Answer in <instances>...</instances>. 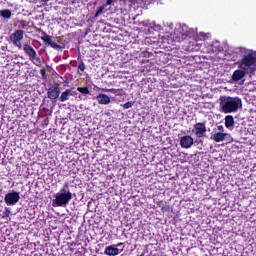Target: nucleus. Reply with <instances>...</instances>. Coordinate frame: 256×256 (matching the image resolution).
Listing matches in <instances>:
<instances>
[{
  "mask_svg": "<svg viewBox=\"0 0 256 256\" xmlns=\"http://www.w3.org/2000/svg\"><path fill=\"white\" fill-rule=\"evenodd\" d=\"M243 107V102L239 97H220V109L222 113H237Z\"/></svg>",
  "mask_w": 256,
  "mask_h": 256,
  "instance_id": "f257e3e1",
  "label": "nucleus"
},
{
  "mask_svg": "<svg viewBox=\"0 0 256 256\" xmlns=\"http://www.w3.org/2000/svg\"><path fill=\"white\" fill-rule=\"evenodd\" d=\"M73 199V193L69 189V184L66 182L63 187L54 195L52 207H67Z\"/></svg>",
  "mask_w": 256,
  "mask_h": 256,
  "instance_id": "f03ea898",
  "label": "nucleus"
},
{
  "mask_svg": "<svg viewBox=\"0 0 256 256\" xmlns=\"http://www.w3.org/2000/svg\"><path fill=\"white\" fill-rule=\"evenodd\" d=\"M256 63V53L252 52L251 50L248 51V53L242 58L240 69H243L244 71H253Z\"/></svg>",
  "mask_w": 256,
  "mask_h": 256,
  "instance_id": "7ed1b4c3",
  "label": "nucleus"
},
{
  "mask_svg": "<svg viewBox=\"0 0 256 256\" xmlns=\"http://www.w3.org/2000/svg\"><path fill=\"white\" fill-rule=\"evenodd\" d=\"M19 199H21L20 193L15 190H11L5 195L4 202L8 206H13L19 203Z\"/></svg>",
  "mask_w": 256,
  "mask_h": 256,
  "instance_id": "20e7f679",
  "label": "nucleus"
},
{
  "mask_svg": "<svg viewBox=\"0 0 256 256\" xmlns=\"http://www.w3.org/2000/svg\"><path fill=\"white\" fill-rule=\"evenodd\" d=\"M23 30H16L14 33L10 35V41L18 47V49H23V44H21V41H23V35H24Z\"/></svg>",
  "mask_w": 256,
  "mask_h": 256,
  "instance_id": "39448f33",
  "label": "nucleus"
},
{
  "mask_svg": "<svg viewBox=\"0 0 256 256\" xmlns=\"http://www.w3.org/2000/svg\"><path fill=\"white\" fill-rule=\"evenodd\" d=\"M59 95H61V88L59 84H54L48 88L47 97L51 99V101H57L59 99Z\"/></svg>",
  "mask_w": 256,
  "mask_h": 256,
  "instance_id": "423d86ee",
  "label": "nucleus"
},
{
  "mask_svg": "<svg viewBox=\"0 0 256 256\" xmlns=\"http://www.w3.org/2000/svg\"><path fill=\"white\" fill-rule=\"evenodd\" d=\"M23 51L26 53V55H28L30 61H38L41 63V59L37 57V51H35L28 43L24 44Z\"/></svg>",
  "mask_w": 256,
  "mask_h": 256,
  "instance_id": "0eeeda50",
  "label": "nucleus"
},
{
  "mask_svg": "<svg viewBox=\"0 0 256 256\" xmlns=\"http://www.w3.org/2000/svg\"><path fill=\"white\" fill-rule=\"evenodd\" d=\"M193 133H195L196 137H207V127H205V123H196L194 125Z\"/></svg>",
  "mask_w": 256,
  "mask_h": 256,
  "instance_id": "6e6552de",
  "label": "nucleus"
},
{
  "mask_svg": "<svg viewBox=\"0 0 256 256\" xmlns=\"http://www.w3.org/2000/svg\"><path fill=\"white\" fill-rule=\"evenodd\" d=\"M193 143V137L189 135L183 136L180 139V147H182V149H191V147H193Z\"/></svg>",
  "mask_w": 256,
  "mask_h": 256,
  "instance_id": "1a4fd4ad",
  "label": "nucleus"
},
{
  "mask_svg": "<svg viewBox=\"0 0 256 256\" xmlns=\"http://www.w3.org/2000/svg\"><path fill=\"white\" fill-rule=\"evenodd\" d=\"M228 137H231V135H229V133L217 132V133L213 134L210 137V139H212L216 143H221L222 141H225Z\"/></svg>",
  "mask_w": 256,
  "mask_h": 256,
  "instance_id": "9d476101",
  "label": "nucleus"
},
{
  "mask_svg": "<svg viewBox=\"0 0 256 256\" xmlns=\"http://www.w3.org/2000/svg\"><path fill=\"white\" fill-rule=\"evenodd\" d=\"M123 252V247L122 248H116L115 245H110L108 247L105 248V255H109V256H116L119 255V253Z\"/></svg>",
  "mask_w": 256,
  "mask_h": 256,
  "instance_id": "9b49d317",
  "label": "nucleus"
},
{
  "mask_svg": "<svg viewBox=\"0 0 256 256\" xmlns=\"http://www.w3.org/2000/svg\"><path fill=\"white\" fill-rule=\"evenodd\" d=\"M247 73V70H244L241 68V70H235L232 74V81L234 83H237V81H241L243 77H245V74Z\"/></svg>",
  "mask_w": 256,
  "mask_h": 256,
  "instance_id": "f8f14e48",
  "label": "nucleus"
},
{
  "mask_svg": "<svg viewBox=\"0 0 256 256\" xmlns=\"http://www.w3.org/2000/svg\"><path fill=\"white\" fill-rule=\"evenodd\" d=\"M96 99L100 105H109L111 103V98L106 94H98Z\"/></svg>",
  "mask_w": 256,
  "mask_h": 256,
  "instance_id": "ddd939ff",
  "label": "nucleus"
},
{
  "mask_svg": "<svg viewBox=\"0 0 256 256\" xmlns=\"http://www.w3.org/2000/svg\"><path fill=\"white\" fill-rule=\"evenodd\" d=\"M70 97H73V90L66 89L64 92L61 93L59 97V101H61L62 103H65V101H69Z\"/></svg>",
  "mask_w": 256,
  "mask_h": 256,
  "instance_id": "4468645a",
  "label": "nucleus"
},
{
  "mask_svg": "<svg viewBox=\"0 0 256 256\" xmlns=\"http://www.w3.org/2000/svg\"><path fill=\"white\" fill-rule=\"evenodd\" d=\"M180 33L182 35V39H187V37H191L195 33V30L187 29V26L184 25Z\"/></svg>",
  "mask_w": 256,
  "mask_h": 256,
  "instance_id": "2eb2a0df",
  "label": "nucleus"
},
{
  "mask_svg": "<svg viewBox=\"0 0 256 256\" xmlns=\"http://www.w3.org/2000/svg\"><path fill=\"white\" fill-rule=\"evenodd\" d=\"M233 125H235V119L233 118V116L228 115L225 117V127L227 129H231V127H233Z\"/></svg>",
  "mask_w": 256,
  "mask_h": 256,
  "instance_id": "dca6fc26",
  "label": "nucleus"
},
{
  "mask_svg": "<svg viewBox=\"0 0 256 256\" xmlns=\"http://www.w3.org/2000/svg\"><path fill=\"white\" fill-rule=\"evenodd\" d=\"M234 53H236V55L246 56L249 53V50L243 47H237V48H234Z\"/></svg>",
  "mask_w": 256,
  "mask_h": 256,
  "instance_id": "f3484780",
  "label": "nucleus"
},
{
  "mask_svg": "<svg viewBox=\"0 0 256 256\" xmlns=\"http://www.w3.org/2000/svg\"><path fill=\"white\" fill-rule=\"evenodd\" d=\"M11 10L9 9H4L0 10V17H3V19H11Z\"/></svg>",
  "mask_w": 256,
  "mask_h": 256,
  "instance_id": "a211bd4d",
  "label": "nucleus"
},
{
  "mask_svg": "<svg viewBox=\"0 0 256 256\" xmlns=\"http://www.w3.org/2000/svg\"><path fill=\"white\" fill-rule=\"evenodd\" d=\"M42 41L46 43V45H51L53 43V40L51 39V36L45 34L44 36L41 37Z\"/></svg>",
  "mask_w": 256,
  "mask_h": 256,
  "instance_id": "6ab92c4d",
  "label": "nucleus"
},
{
  "mask_svg": "<svg viewBox=\"0 0 256 256\" xmlns=\"http://www.w3.org/2000/svg\"><path fill=\"white\" fill-rule=\"evenodd\" d=\"M77 91H79V93H82V95H89L88 87H78Z\"/></svg>",
  "mask_w": 256,
  "mask_h": 256,
  "instance_id": "aec40b11",
  "label": "nucleus"
},
{
  "mask_svg": "<svg viewBox=\"0 0 256 256\" xmlns=\"http://www.w3.org/2000/svg\"><path fill=\"white\" fill-rule=\"evenodd\" d=\"M135 25H139L141 27V25L143 27H148V29L151 27V24L148 21H138L135 22Z\"/></svg>",
  "mask_w": 256,
  "mask_h": 256,
  "instance_id": "412c9836",
  "label": "nucleus"
},
{
  "mask_svg": "<svg viewBox=\"0 0 256 256\" xmlns=\"http://www.w3.org/2000/svg\"><path fill=\"white\" fill-rule=\"evenodd\" d=\"M50 47H52V49H55L56 51H62V47H61V45H59V44H57V43H55V42H53L52 41V43L50 44Z\"/></svg>",
  "mask_w": 256,
  "mask_h": 256,
  "instance_id": "4be33fe9",
  "label": "nucleus"
},
{
  "mask_svg": "<svg viewBox=\"0 0 256 256\" xmlns=\"http://www.w3.org/2000/svg\"><path fill=\"white\" fill-rule=\"evenodd\" d=\"M10 215H11V209H10V208L5 207V210H4V212L2 213V217H3V219H5V218L9 217Z\"/></svg>",
  "mask_w": 256,
  "mask_h": 256,
  "instance_id": "5701e85b",
  "label": "nucleus"
},
{
  "mask_svg": "<svg viewBox=\"0 0 256 256\" xmlns=\"http://www.w3.org/2000/svg\"><path fill=\"white\" fill-rule=\"evenodd\" d=\"M133 105H135V102L133 101H128L125 104H123V108L124 109H131V107H133Z\"/></svg>",
  "mask_w": 256,
  "mask_h": 256,
  "instance_id": "b1692460",
  "label": "nucleus"
},
{
  "mask_svg": "<svg viewBox=\"0 0 256 256\" xmlns=\"http://www.w3.org/2000/svg\"><path fill=\"white\" fill-rule=\"evenodd\" d=\"M162 213H169L171 211L170 205H165L161 208Z\"/></svg>",
  "mask_w": 256,
  "mask_h": 256,
  "instance_id": "393cba45",
  "label": "nucleus"
},
{
  "mask_svg": "<svg viewBox=\"0 0 256 256\" xmlns=\"http://www.w3.org/2000/svg\"><path fill=\"white\" fill-rule=\"evenodd\" d=\"M107 91H109L110 93H119L121 91V89H115V88H111V89H108Z\"/></svg>",
  "mask_w": 256,
  "mask_h": 256,
  "instance_id": "a878e982",
  "label": "nucleus"
},
{
  "mask_svg": "<svg viewBox=\"0 0 256 256\" xmlns=\"http://www.w3.org/2000/svg\"><path fill=\"white\" fill-rule=\"evenodd\" d=\"M115 247L117 248V249H125V244L124 243H118L117 245H115Z\"/></svg>",
  "mask_w": 256,
  "mask_h": 256,
  "instance_id": "bb28decb",
  "label": "nucleus"
},
{
  "mask_svg": "<svg viewBox=\"0 0 256 256\" xmlns=\"http://www.w3.org/2000/svg\"><path fill=\"white\" fill-rule=\"evenodd\" d=\"M217 129L218 133H225V128L223 127V125L218 126Z\"/></svg>",
  "mask_w": 256,
  "mask_h": 256,
  "instance_id": "cd10ccee",
  "label": "nucleus"
},
{
  "mask_svg": "<svg viewBox=\"0 0 256 256\" xmlns=\"http://www.w3.org/2000/svg\"><path fill=\"white\" fill-rule=\"evenodd\" d=\"M78 68L80 69V71H85V63L81 62Z\"/></svg>",
  "mask_w": 256,
  "mask_h": 256,
  "instance_id": "c85d7f7f",
  "label": "nucleus"
},
{
  "mask_svg": "<svg viewBox=\"0 0 256 256\" xmlns=\"http://www.w3.org/2000/svg\"><path fill=\"white\" fill-rule=\"evenodd\" d=\"M101 13H103V9L100 8V9L96 12L95 17L101 15Z\"/></svg>",
  "mask_w": 256,
  "mask_h": 256,
  "instance_id": "c756f323",
  "label": "nucleus"
},
{
  "mask_svg": "<svg viewBox=\"0 0 256 256\" xmlns=\"http://www.w3.org/2000/svg\"><path fill=\"white\" fill-rule=\"evenodd\" d=\"M40 73H41L42 77H45V70L44 69H41Z\"/></svg>",
  "mask_w": 256,
  "mask_h": 256,
  "instance_id": "7c9ffc66",
  "label": "nucleus"
},
{
  "mask_svg": "<svg viewBox=\"0 0 256 256\" xmlns=\"http://www.w3.org/2000/svg\"><path fill=\"white\" fill-rule=\"evenodd\" d=\"M107 5H111V3H113V0H107Z\"/></svg>",
  "mask_w": 256,
  "mask_h": 256,
  "instance_id": "2f4dec72",
  "label": "nucleus"
}]
</instances>
